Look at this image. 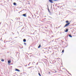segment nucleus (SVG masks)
<instances>
[{
  "label": "nucleus",
  "instance_id": "1",
  "mask_svg": "<svg viewBox=\"0 0 76 76\" xmlns=\"http://www.w3.org/2000/svg\"><path fill=\"white\" fill-rule=\"evenodd\" d=\"M70 23H66L65 25L64 26V28H65V27L67 26H69V25H70Z\"/></svg>",
  "mask_w": 76,
  "mask_h": 76
},
{
  "label": "nucleus",
  "instance_id": "2",
  "mask_svg": "<svg viewBox=\"0 0 76 76\" xmlns=\"http://www.w3.org/2000/svg\"><path fill=\"white\" fill-rule=\"evenodd\" d=\"M53 0H49V1L50 3H54V2L53 1Z\"/></svg>",
  "mask_w": 76,
  "mask_h": 76
},
{
  "label": "nucleus",
  "instance_id": "3",
  "mask_svg": "<svg viewBox=\"0 0 76 76\" xmlns=\"http://www.w3.org/2000/svg\"><path fill=\"white\" fill-rule=\"evenodd\" d=\"M68 31H69V28H67L65 31V32H68Z\"/></svg>",
  "mask_w": 76,
  "mask_h": 76
},
{
  "label": "nucleus",
  "instance_id": "4",
  "mask_svg": "<svg viewBox=\"0 0 76 76\" xmlns=\"http://www.w3.org/2000/svg\"><path fill=\"white\" fill-rule=\"evenodd\" d=\"M23 16L24 17H26V14H24L23 15Z\"/></svg>",
  "mask_w": 76,
  "mask_h": 76
},
{
  "label": "nucleus",
  "instance_id": "5",
  "mask_svg": "<svg viewBox=\"0 0 76 76\" xmlns=\"http://www.w3.org/2000/svg\"><path fill=\"white\" fill-rule=\"evenodd\" d=\"M15 71H17V72H20V70L19 69H15Z\"/></svg>",
  "mask_w": 76,
  "mask_h": 76
},
{
  "label": "nucleus",
  "instance_id": "6",
  "mask_svg": "<svg viewBox=\"0 0 76 76\" xmlns=\"http://www.w3.org/2000/svg\"><path fill=\"white\" fill-rule=\"evenodd\" d=\"M26 41V40L25 39H23V42H25Z\"/></svg>",
  "mask_w": 76,
  "mask_h": 76
},
{
  "label": "nucleus",
  "instance_id": "7",
  "mask_svg": "<svg viewBox=\"0 0 76 76\" xmlns=\"http://www.w3.org/2000/svg\"><path fill=\"white\" fill-rule=\"evenodd\" d=\"M13 4L14 6H16L17 4H16V3L15 2H14Z\"/></svg>",
  "mask_w": 76,
  "mask_h": 76
},
{
  "label": "nucleus",
  "instance_id": "8",
  "mask_svg": "<svg viewBox=\"0 0 76 76\" xmlns=\"http://www.w3.org/2000/svg\"><path fill=\"white\" fill-rule=\"evenodd\" d=\"M69 37H70L71 38H72V36L71 35V34H69Z\"/></svg>",
  "mask_w": 76,
  "mask_h": 76
},
{
  "label": "nucleus",
  "instance_id": "9",
  "mask_svg": "<svg viewBox=\"0 0 76 76\" xmlns=\"http://www.w3.org/2000/svg\"><path fill=\"white\" fill-rule=\"evenodd\" d=\"M41 45L40 44L39 45L38 47V48H40V47H41Z\"/></svg>",
  "mask_w": 76,
  "mask_h": 76
},
{
  "label": "nucleus",
  "instance_id": "10",
  "mask_svg": "<svg viewBox=\"0 0 76 76\" xmlns=\"http://www.w3.org/2000/svg\"><path fill=\"white\" fill-rule=\"evenodd\" d=\"M8 63H11V61H10V60H9L8 61Z\"/></svg>",
  "mask_w": 76,
  "mask_h": 76
},
{
  "label": "nucleus",
  "instance_id": "11",
  "mask_svg": "<svg viewBox=\"0 0 76 76\" xmlns=\"http://www.w3.org/2000/svg\"><path fill=\"white\" fill-rule=\"evenodd\" d=\"M66 23H69V21L67 20H66Z\"/></svg>",
  "mask_w": 76,
  "mask_h": 76
},
{
  "label": "nucleus",
  "instance_id": "12",
  "mask_svg": "<svg viewBox=\"0 0 76 76\" xmlns=\"http://www.w3.org/2000/svg\"><path fill=\"white\" fill-rule=\"evenodd\" d=\"M64 50H62V52L61 53H64Z\"/></svg>",
  "mask_w": 76,
  "mask_h": 76
},
{
  "label": "nucleus",
  "instance_id": "13",
  "mask_svg": "<svg viewBox=\"0 0 76 76\" xmlns=\"http://www.w3.org/2000/svg\"><path fill=\"white\" fill-rule=\"evenodd\" d=\"M38 74H39V76H41V74H40V73H39Z\"/></svg>",
  "mask_w": 76,
  "mask_h": 76
},
{
  "label": "nucleus",
  "instance_id": "14",
  "mask_svg": "<svg viewBox=\"0 0 76 76\" xmlns=\"http://www.w3.org/2000/svg\"><path fill=\"white\" fill-rule=\"evenodd\" d=\"M66 38H67V37H68V35H67L65 37Z\"/></svg>",
  "mask_w": 76,
  "mask_h": 76
},
{
  "label": "nucleus",
  "instance_id": "15",
  "mask_svg": "<svg viewBox=\"0 0 76 76\" xmlns=\"http://www.w3.org/2000/svg\"><path fill=\"white\" fill-rule=\"evenodd\" d=\"M1 61H4V59H2L1 60Z\"/></svg>",
  "mask_w": 76,
  "mask_h": 76
},
{
  "label": "nucleus",
  "instance_id": "16",
  "mask_svg": "<svg viewBox=\"0 0 76 76\" xmlns=\"http://www.w3.org/2000/svg\"><path fill=\"white\" fill-rule=\"evenodd\" d=\"M24 45H26V43L24 42Z\"/></svg>",
  "mask_w": 76,
  "mask_h": 76
},
{
  "label": "nucleus",
  "instance_id": "17",
  "mask_svg": "<svg viewBox=\"0 0 76 76\" xmlns=\"http://www.w3.org/2000/svg\"><path fill=\"white\" fill-rule=\"evenodd\" d=\"M31 67H32V66H31L30 67H28V69H30V68H31Z\"/></svg>",
  "mask_w": 76,
  "mask_h": 76
},
{
  "label": "nucleus",
  "instance_id": "18",
  "mask_svg": "<svg viewBox=\"0 0 76 76\" xmlns=\"http://www.w3.org/2000/svg\"><path fill=\"white\" fill-rule=\"evenodd\" d=\"M53 1H59L58 0H53Z\"/></svg>",
  "mask_w": 76,
  "mask_h": 76
},
{
  "label": "nucleus",
  "instance_id": "19",
  "mask_svg": "<svg viewBox=\"0 0 76 76\" xmlns=\"http://www.w3.org/2000/svg\"><path fill=\"white\" fill-rule=\"evenodd\" d=\"M48 11L50 13V10H49V9H48Z\"/></svg>",
  "mask_w": 76,
  "mask_h": 76
},
{
  "label": "nucleus",
  "instance_id": "20",
  "mask_svg": "<svg viewBox=\"0 0 76 76\" xmlns=\"http://www.w3.org/2000/svg\"><path fill=\"white\" fill-rule=\"evenodd\" d=\"M42 29H44V27H42Z\"/></svg>",
  "mask_w": 76,
  "mask_h": 76
},
{
  "label": "nucleus",
  "instance_id": "21",
  "mask_svg": "<svg viewBox=\"0 0 76 76\" xmlns=\"http://www.w3.org/2000/svg\"><path fill=\"white\" fill-rule=\"evenodd\" d=\"M28 18H29L30 19H31V18L30 17H29V16L28 17Z\"/></svg>",
  "mask_w": 76,
  "mask_h": 76
},
{
  "label": "nucleus",
  "instance_id": "22",
  "mask_svg": "<svg viewBox=\"0 0 76 76\" xmlns=\"http://www.w3.org/2000/svg\"><path fill=\"white\" fill-rule=\"evenodd\" d=\"M49 18H51V19H53V18H52V17H49Z\"/></svg>",
  "mask_w": 76,
  "mask_h": 76
},
{
  "label": "nucleus",
  "instance_id": "23",
  "mask_svg": "<svg viewBox=\"0 0 76 76\" xmlns=\"http://www.w3.org/2000/svg\"><path fill=\"white\" fill-rule=\"evenodd\" d=\"M38 63L37 62L36 64V65H38Z\"/></svg>",
  "mask_w": 76,
  "mask_h": 76
},
{
  "label": "nucleus",
  "instance_id": "24",
  "mask_svg": "<svg viewBox=\"0 0 76 76\" xmlns=\"http://www.w3.org/2000/svg\"><path fill=\"white\" fill-rule=\"evenodd\" d=\"M43 40L44 41H46V40H45L44 39H43Z\"/></svg>",
  "mask_w": 76,
  "mask_h": 76
},
{
  "label": "nucleus",
  "instance_id": "25",
  "mask_svg": "<svg viewBox=\"0 0 76 76\" xmlns=\"http://www.w3.org/2000/svg\"><path fill=\"white\" fill-rule=\"evenodd\" d=\"M66 71L67 72H68V73H69V71H67V70H66Z\"/></svg>",
  "mask_w": 76,
  "mask_h": 76
},
{
  "label": "nucleus",
  "instance_id": "26",
  "mask_svg": "<svg viewBox=\"0 0 76 76\" xmlns=\"http://www.w3.org/2000/svg\"><path fill=\"white\" fill-rule=\"evenodd\" d=\"M1 39H2V38H1V39H0L1 41Z\"/></svg>",
  "mask_w": 76,
  "mask_h": 76
},
{
  "label": "nucleus",
  "instance_id": "27",
  "mask_svg": "<svg viewBox=\"0 0 76 76\" xmlns=\"http://www.w3.org/2000/svg\"><path fill=\"white\" fill-rule=\"evenodd\" d=\"M22 29H23V27L21 29V31H22Z\"/></svg>",
  "mask_w": 76,
  "mask_h": 76
},
{
  "label": "nucleus",
  "instance_id": "28",
  "mask_svg": "<svg viewBox=\"0 0 76 76\" xmlns=\"http://www.w3.org/2000/svg\"><path fill=\"white\" fill-rule=\"evenodd\" d=\"M47 48H44V49H47Z\"/></svg>",
  "mask_w": 76,
  "mask_h": 76
},
{
  "label": "nucleus",
  "instance_id": "29",
  "mask_svg": "<svg viewBox=\"0 0 76 76\" xmlns=\"http://www.w3.org/2000/svg\"><path fill=\"white\" fill-rule=\"evenodd\" d=\"M69 75H72L71 74H70V73H69Z\"/></svg>",
  "mask_w": 76,
  "mask_h": 76
},
{
  "label": "nucleus",
  "instance_id": "30",
  "mask_svg": "<svg viewBox=\"0 0 76 76\" xmlns=\"http://www.w3.org/2000/svg\"><path fill=\"white\" fill-rule=\"evenodd\" d=\"M45 19H46V18H45L44 19V20H45Z\"/></svg>",
  "mask_w": 76,
  "mask_h": 76
},
{
  "label": "nucleus",
  "instance_id": "31",
  "mask_svg": "<svg viewBox=\"0 0 76 76\" xmlns=\"http://www.w3.org/2000/svg\"><path fill=\"white\" fill-rule=\"evenodd\" d=\"M48 73H49L50 74V72H48Z\"/></svg>",
  "mask_w": 76,
  "mask_h": 76
},
{
  "label": "nucleus",
  "instance_id": "32",
  "mask_svg": "<svg viewBox=\"0 0 76 76\" xmlns=\"http://www.w3.org/2000/svg\"><path fill=\"white\" fill-rule=\"evenodd\" d=\"M30 4V3L29 2L28 3V4Z\"/></svg>",
  "mask_w": 76,
  "mask_h": 76
},
{
  "label": "nucleus",
  "instance_id": "33",
  "mask_svg": "<svg viewBox=\"0 0 76 76\" xmlns=\"http://www.w3.org/2000/svg\"><path fill=\"white\" fill-rule=\"evenodd\" d=\"M45 28H46V29H47V27H45Z\"/></svg>",
  "mask_w": 76,
  "mask_h": 76
},
{
  "label": "nucleus",
  "instance_id": "34",
  "mask_svg": "<svg viewBox=\"0 0 76 76\" xmlns=\"http://www.w3.org/2000/svg\"><path fill=\"white\" fill-rule=\"evenodd\" d=\"M60 26H59V27H58V28H60Z\"/></svg>",
  "mask_w": 76,
  "mask_h": 76
},
{
  "label": "nucleus",
  "instance_id": "35",
  "mask_svg": "<svg viewBox=\"0 0 76 76\" xmlns=\"http://www.w3.org/2000/svg\"><path fill=\"white\" fill-rule=\"evenodd\" d=\"M13 34V35H14V34H15V33H13V34Z\"/></svg>",
  "mask_w": 76,
  "mask_h": 76
},
{
  "label": "nucleus",
  "instance_id": "36",
  "mask_svg": "<svg viewBox=\"0 0 76 76\" xmlns=\"http://www.w3.org/2000/svg\"><path fill=\"white\" fill-rule=\"evenodd\" d=\"M66 37H65V39H66Z\"/></svg>",
  "mask_w": 76,
  "mask_h": 76
},
{
  "label": "nucleus",
  "instance_id": "37",
  "mask_svg": "<svg viewBox=\"0 0 76 76\" xmlns=\"http://www.w3.org/2000/svg\"><path fill=\"white\" fill-rule=\"evenodd\" d=\"M1 22L0 23V24H1Z\"/></svg>",
  "mask_w": 76,
  "mask_h": 76
},
{
  "label": "nucleus",
  "instance_id": "38",
  "mask_svg": "<svg viewBox=\"0 0 76 76\" xmlns=\"http://www.w3.org/2000/svg\"><path fill=\"white\" fill-rule=\"evenodd\" d=\"M25 66L26 67V66H27V65H26Z\"/></svg>",
  "mask_w": 76,
  "mask_h": 76
},
{
  "label": "nucleus",
  "instance_id": "39",
  "mask_svg": "<svg viewBox=\"0 0 76 76\" xmlns=\"http://www.w3.org/2000/svg\"><path fill=\"white\" fill-rule=\"evenodd\" d=\"M47 7H48V5H47Z\"/></svg>",
  "mask_w": 76,
  "mask_h": 76
},
{
  "label": "nucleus",
  "instance_id": "40",
  "mask_svg": "<svg viewBox=\"0 0 76 76\" xmlns=\"http://www.w3.org/2000/svg\"><path fill=\"white\" fill-rule=\"evenodd\" d=\"M13 32H12V34H13Z\"/></svg>",
  "mask_w": 76,
  "mask_h": 76
},
{
  "label": "nucleus",
  "instance_id": "41",
  "mask_svg": "<svg viewBox=\"0 0 76 76\" xmlns=\"http://www.w3.org/2000/svg\"><path fill=\"white\" fill-rule=\"evenodd\" d=\"M57 72V71H56V72Z\"/></svg>",
  "mask_w": 76,
  "mask_h": 76
},
{
  "label": "nucleus",
  "instance_id": "42",
  "mask_svg": "<svg viewBox=\"0 0 76 76\" xmlns=\"http://www.w3.org/2000/svg\"><path fill=\"white\" fill-rule=\"evenodd\" d=\"M19 19H20V18H19Z\"/></svg>",
  "mask_w": 76,
  "mask_h": 76
},
{
  "label": "nucleus",
  "instance_id": "43",
  "mask_svg": "<svg viewBox=\"0 0 76 76\" xmlns=\"http://www.w3.org/2000/svg\"><path fill=\"white\" fill-rule=\"evenodd\" d=\"M45 17H46V16H45Z\"/></svg>",
  "mask_w": 76,
  "mask_h": 76
},
{
  "label": "nucleus",
  "instance_id": "44",
  "mask_svg": "<svg viewBox=\"0 0 76 76\" xmlns=\"http://www.w3.org/2000/svg\"><path fill=\"white\" fill-rule=\"evenodd\" d=\"M51 26H52V25L51 24Z\"/></svg>",
  "mask_w": 76,
  "mask_h": 76
},
{
  "label": "nucleus",
  "instance_id": "45",
  "mask_svg": "<svg viewBox=\"0 0 76 76\" xmlns=\"http://www.w3.org/2000/svg\"><path fill=\"white\" fill-rule=\"evenodd\" d=\"M12 21H13V20H11Z\"/></svg>",
  "mask_w": 76,
  "mask_h": 76
},
{
  "label": "nucleus",
  "instance_id": "46",
  "mask_svg": "<svg viewBox=\"0 0 76 76\" xmlns=\"http://www.w3.org/2000/svg\"><path fill=\"white\" fill-rule=\"evenodd\" d=\"M26 54H28V53H27Z\"/></svg>",
  "mask_w": 76,
  "mask_h": 76
},
{
  "label": "nucleus",
  "instance_id": "47",
  "mask_svg": "<svg viewBox=\"0 0 76 76\" xmlns=\"http://www.w3.org/2000/svg\"><path fill=\"white\" fill-rule=\"evenodd\" d=\"M39 17H38L37 18H38Z\"/></svg>",
  "mask_w": 76,
  "mask_h": 76
},
{
  "label": "nucleus",
  "instance_id": "48",
  "mask_svg": "<svg viewBox=\"0 0 76 76\" xmlns=\"http://www.w3.org/2000/svg\"><path fill=\"white\" fill-rule=\"evenodd\" d=\"M32 16H33V15H32Z\"/></svg>",
  "mask_w": 76,
  "mask_h": 76
}]
</instances>
